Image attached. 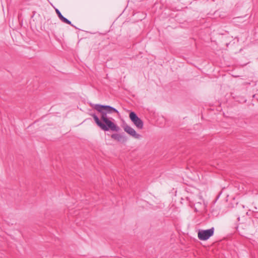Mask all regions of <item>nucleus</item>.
Returning a JSON list of instances; mask_svg holds the SVG:
<instances>
[{
	"mask_svg": "<svg viewBox=\"0 0 258 258\" xmlns=\"http://www.w3.org/2000/svg\"><path fill=\"white\" fill-rule=\"evenodd\" d=\"M55 10L56 13L57 15V16L62 22L69 24L73 27H74V26L72 24L71 22L65 17H64L61 14L60 12L57 9H55Z\"/></svg>",
	"mask_w": 258,
	"mask_h": 258,
	"instance_id": "6",
	"label": "nucleus"
},
{
	"mask_svg": "<svg viewBox=\"0 0 258 258\" xmlns=\"http://www.w3.org/2000/svg\"><path fill=\"white\" fill-rule=\"evenodd\" d=\"M123 128L124 132L135 139H140L142 137L141 135L137 133L136 131L133 128L127 124H124L123 125Z\"/></svg>",
	"mask_w": 258,
	"mask_h": 258,
	"instance_id": "4",
	"label": "nucleus"
},
{
	"mask_svg": "<svg viewBox=\"0 0 258 258\" xmlns=\"http://www.w3.org/2000/svg\"><path fill=\"white\" fill-rule=\"evenodd\" d=\"M214 227L207 230H199L198 233V237L201 240H207L214 235Z\"/></svg>",
	"mask_w": 258,
	"mask_h": 258,
	"instance_id": "2",
	"label": "nucleus"
},
{
	"mask_svg": "<svg viewBox=\"0 0 258 258\" xmlns=\"http://www.w3.org/2000/svg\"><path fill=\"white\" fill-rule=\"evenodd\" d=\"M94 108L100 113V119L95 113H90L95 121V122L102 130L104 131H111L118 132L120 128L114 123L107 116L108 114L116 113L118 114L119 112L115 108L109 105H104L97 104L94 105Z\"/></svg>",
	"mask_w": 258,
	"mask_h": 258,
	"instance_id": "1",
	"label": "nucleus"
},
{
	"mask_svg": "<svg viewBox=\"0 0 258 258\" xmlns=\"http://www.w3.org/2000/svg\"><path fill=\"white\" fill-rule=\"evenodd\" d=\"M111 138L122 143H125L127 140V138L125 136L120 134H113L111 135Z\"/></svg>",
	"mask_w": 258,
	"mask_h": 258,
	"instance_id": "5",
	"label": "nucleus"
},
{
	"mask_svg": "<svg viewBox=\"0 0 258 258\" xmlns=\"http://www.w3.org/2000/svg\"><path fill=\"white\" fill-rule=\"evenodd\" d=\"M186 199H187V200L189 201V202H190V201L189 200V198L188 197H187Z\"/></svg>",
	"mask_w": 258,
	"mask_h": 258,
	"instance_id": "7",
	"label": "nucleus"
},
{
	"mask_svg": "<svg viewBox=\"0 0 258 258\" xmlns=\"http://www.w3.org/2000/svg\"><path fill=\"white\" fill-rule=\"evenodd\" d=\"M129 117L137 127L139 129H142L143 128V121L135 112L131 111L129 114Z\"/></svg>",
	"mask_w": 258,
	"mask_h": 258,
	"instance_id": "3",
	"label": "nucleus"
}]
</instances>
